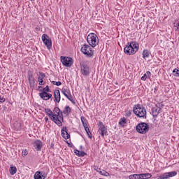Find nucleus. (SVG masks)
Returning a JSON list of instances; mask_svg holds the SVG:
<instances>
[{
    "label": "nucleus",
    "mask_w": 179,
    "mask_h": 179,
    "mask_svg": "<svg viewBox=\"0 0 179 179\" xmlns=\"http://www.w3.org/2000/svg\"><path fill=\"white\" fill-rule=\"evenodd\" d=\"M139 50V44L136 41L128 42L124 48V54L127 55H135Z\"/></svg>",
    "instance_id": "1"
},
{
    "label": "nucleus",
    "mask_w": 179,
    "mask_h": 179,
    "mask_svg": "<svg viewBox=\"0 0 179 179\" xmlns=\"http://www.w3.org/2000/svg\"><path fill=\"white\" fill-rule=\"evenodd\" d=\"M53 122H55L58 127H62L64 122V115L62 113L61 109L58 107H55L53 109Z\"/></svg>",
    "instance_id": "2"
},
{
    "label": "nucleus",
    "mask_w": 179,
    "mask_h": 179,
    "mask_svg": "<svg viewBox=\"0 0 179 179\" xmlns=\"http://www.w3.org/2000/svg\"><path fill=\"white\" fill-rule=\"evenodd\" d=\"M133 113L138 118H146V109L141 104H136L133 107Z\"/></svg>",
    "instance_id": "3"
},
{
    "label": "nucleus",
    "mask_w": 179,
    "mask_h": 179,
    "mask_svg": "<svg viewBox=\"0 0 179 179\" xmlns=\"http://www.w3.org/2000/svg\"><path fill=\"white\" fill-rule=\"evenodd\" d=\"M87 41L90 47H92V48H94V47L99 45V37L94 33H91L87 36Z\"/></svg>",
    "instance_id": "4"
},
{
    "label": "nucleus",
    "mask_w": 179,
    "mask_h": 179,
    "mask_svg": "<svg viewBox=\"0 0 179 179\" xmlns=\"http://www.w3.org/2000/svg\"><path fill=\"white\" fill-rule=\"evenodd\" d=\"M80 51L84 55H86L89 58H92V57L94 55V50L90 47V45L88 44H84L82 46Z\"/></svg>",
    "instance_id": "5"
},
{
    "label": "nucleus",
    "mask_w": 179,
    "mask_h": 179,
    "mask_svg": "<svg viewBox=\"0 0 179 179\" xmlns=\"http://www.w3.org/2000/svg\"><path fill=\"white\" fill-rule=\"evenodd\" d=\"M136 129L138 134L144 135L149 131V125L148 123L141 122L136 125Z\"/></svg>",
    "instance_id": "6"
},
{
    "label": "nucleus",
    "mask_w": 179,
    "mask_h": 179,
    "mask_svg": "<svg viewBox=\"0 0 179 179\" xmlns=\"http://www.w3.org/2000/svg\"><path fill=\"white\" fill-rule=\"evenodd\" d=\"M60 61L64 66L66 68H71L73 65V59L69 57L61 56Z\"/></svg>",
    "instance_id": "7"
},
{
    "label": "nucleus",
    "mask_w": 179,
    "mask_h": 179,
    "mask_svg": "<svg viewBox=\"0 0 179 179\" xmlns=\"http://www.w3.org/2000/svg\"><path fill=\"white\" fill-rule=\"evenodd\" d=\"M42 41L43 44H45V47H47L48 50H51L52 47V42L47 34H43L42 35Z\"/></svg>",
    "instance_id": "8"
},
{
    "label": "nucleus",
    "mask_w": 179,
    "mask_h": 179,
    "mask_svg": "<svg viewBox=\"0 0 179 179\" xmlns=\"http://www.w3.org/2000/svg\"><path fill=\"white\" fill-rule=\"evenodd\" d=\"M27 80L31 89H34V86L36 85V78H34L33 72H31L30 70L27 72Z\"/></svg>",
    "instance_id": "9"
},
{
    "label": "nucleus",
    "mask_w": 179,
    "mask_h": 179,
    "mask_svg": "<svg viewBox=\"0 0 179 179\" xmlns=\"http://www.w3.org/2000/svg\"><path fill=\"white\" fill-rule=\"evenodd\" d=\"M98 127V132L102 137H104V135H107V127L103 124V122H99Z\"/></svg>",
    "instance_id": "10"
},
{
    "label": "nucleus",
    "mask_w": 179,
    "mask_h": 179,
    "mask_svg": "<svg viewBox=\"0 0 179 179\" xmlns=\"http://www.w3.org/2000/svg\"><path fill=\"white\" fill-rule=\"evenodd\" d=\"M80 68L81 73L83 75V76H89V75H90V69L87 64L83 63L80 66Z\"/></svg>",
    "instance_id": "11"
},
{
    "label": "nucleus",
    "mask_w": 179,
    "mask_h": 179,
    "mask_svg": "<svg viewBox=\"0 0 179 179\" xmlns=\"http://www.w3.org/2000/svg\"><path fill=\"white\" fill-rule=\"evenodd\" d=\"M34 179H45L47 178V173L43 171H36L34 176Z\"/></svg>",
    "instance_id": "12"
},
{
    "label": "nucleus",
    "mask_w": 179,
    "mask_h": 179,
    "mask_svg": "<svg viewBox=\"0 0 179 179\" xmlns=\"http://www.w3.org/2000/svg\"><path fill=\"white\" fill-rule=\"evenodd\" d=\"M39 75L38 76V82L39 83V86H43L45 84V82H44V78H45V73L43 72H39Z\"/></svg>",
    "instance_id": "13"
},
{
    "label": "nucleus",
    "mask_w": 179,
    "mask_h": 179,
    "mask_svg": "<svg viewBox=\"0 0 179 179\" xmlns=\"http://www.w3.org/2000/svg\"><path fill=\"white\" fill-rule=\"evenodd\" d=\"M39 96L43 100L47 101V100H50V99L52 97V94L48 92H41V93H39Z\"/></svg>",
    "instance_id": "14"
},
{
    "label": "nucleus",
    "mask_w": 179,
    "mask_h": 179,
    "mask_svg": "<svg viewBox=\"0 0 179 179\" xmlns=\"http://www.w3.org/2000/svg\"><path fill=\"white\" fill-rule=\"evenodd\" d=\"M54 97L56 103H59L61 101V93L59 92V90H55L54 92Z\"/></svg>",
    "instance_id": "15"
},
{
    "label": "nucleus",
    "mask_w": 179,
    "mask_h": 179,
    "mask_svg": "<svg viewBox=\"0 0 179 179\" xmlns=\"http://www.w3.org/2000/svg\"><path fill=\"white\" fill-rule=\"evenodd\" d=\"M34 146L36 150L40 151L43 148V142H41L40 140H36L34 143Z\"/></svg>",
    "instance_id": "16"
},
{
    "label": "nucleus",
    "mask_w": 179,
    "mask_h": 179,
    "mask_svg": "<svg viewBox=\"0 0 179 179\" xmlns=\"http://www.w3.org/2000/svg\"><path fill=\"white\" fill-rule=\"evenodd\" d=\"M71 107L69 106H66L64 108V110L62 111V115H66V117H68L71 114Z\"/></svg>",
    "instance_id": "17"
},
{
    "label": "nucleus",
    "mask_w": 179,
    "mask_h": 179,
    "mask_svg": "<svg viewBox=\"0 0 179 179\" xmlns=\"http://www.w3.org/2000/svg\"><path fill=\"white\" fill-rule=\"evenodd\" d=\"M62 136L64 138V139H69V138H71V136L69 135V134H68V131H66V127H64L62 131Z\"/></svg>",
    "instance_id": "18"
},
{
    "label": "nucleus",
    "mask_w": 179,
    "mask_h": 179,
    "mask_svg": "<svg viewBox=\"0 0 179 179\" xmlns=\"http://www.w3.org/2000/svg\"><path fill=\"white\" fill-rule=\"evenodd\" d=\"M45 114H47L48 115V117L50 118V120H52V121H53V120H55L54 116H52L53 112H52V110H51V109L45 108Z\"/></svg>",
    "instance_id": "19"
},
{
    "label": "nucleus",
    "mask_w": 179,
    "mask_h": 179,
    "mask_svg": "<svg viewBox=\"0 0 179 179\" xmlns=\"http://www.w3.org/2000/svg\"><path fill=\"white\" fill-rule=\"evenodd\" d=\"M150 54H151L150 51H149L148 49H145L142 53L143 59H146L147 58H149V57H150Z\"/></svg>",
    "instance_id": "20"
},
{
    "label": "nucleus",
    "mask_w": 179,
    "mask_h": 179,
    "mask_svg": "<svg viewBox=\"0 0 179 179\" xmlns=\"http://www.w3.org/2000/svg\"><path fill=\"white\" fill-rule=\"evenodd\" d=\"M152 116L156 118L160 113V108L159 109L157 108H152Z\"/></svg>",
    "instance_id": "21"
},
{
    "label": "nucleus",
    "mask_w": 179,
    "mask_h": 179,
    "mask_svg": "<svg viewBox=\"0 0 179 179\" xmlns=\"http://www.w3.org/2000/svg\"><path fill=\"white\" fill-rule=\"evenodd\" d=\"M13 129L15 131H20V129H22V123L19 122H15L13 124Z\"/></svg>",
    "instance_id": "22"
},
{
    "label": "nucleus",
    "mask_w": 179,
    "mask_h": 179,
    "mask_svg": "<svg viewBox=\"0 0 179 179\" xmlns=\"http://www.w3.org/2000/svg\"><path fill=\"white\" fill-rule=\"evenodd\" d=\"M173 26L175 31H179V20H175L173 22Z\"/></svg>",
    "instance_id": "23"
},
{
    "label": "nucleus",
    "mask_w": 179,
    "mask_h": 179,
    "mask_svg": "<svg viewBox=\"0 0 179 179\" xmlns=\"http://www.w3.org/2000/svg\"><path fill=\"white\" fill-rule=\"evenodd\" d=\"M150 76H152V73L150 71H147L146 73H144L141 77V80H146V79H150Z\"/></svg>",
    "instance_id": "24"
},
{
    "label": "nucleus",
    "mask_w": 179,
    "mask_h": 179,
    "mask_svg": "<svg viewBox=\"0 0 179 179\" xmlns=\"http://www.w3.org/2000/svg\"><path fill=\"white\" fill-rule=\"evenodd\" d=\"M129 179H142L141 173L130 175Z\"/></svg>",
    "instance_id": "25"
},
{
    "label": "nucleus",
    "mask_w": 179,
    "mask_h": 179,
    "mask_svg": "<svg viewBox=\"0 0 179 179\" xmlns=\"http://www.w3.org/2000/svg\"><path fill=\"white\" fill-rule=\"evenodd\" d=\"M10 174H11V176H13L14 174H16L17 171V169L16 168V166H11L10 167Z\"/></svg>",
    "instance_id": "26"
},
{
    "label": "nucleus",
    "mask_w": 179,
    "mask_h": 179,
    "mask_svg": "<svg viewBox=\"0 0 179 179\" xmlns=\"http://www.w3.org/2000/svg\"><path fill=\"white\" fill-rule=\"evenodd\" d=\"M152 178V173H141V179Z\"/></svg>",
    "instance_id": "27"
},
{
    "label": "nucleus",
    "mask_w": 179,
    "mask_h": 179,
    "mask_svg": "<svg viewBox=\"0 0 179 179\" xmlns=\"http://www.w3.org/2000/svg\"><path fill=\"white\" fill-rule=\"evenodd\" d=\"M62 94H64V96H65V97H68V94H69L71 93V91L69 90L63 88L62 90Z\"/></svg>",
    "instance_id": "28"
},
{
    "label": "nucleus",
    "mask_w": 179,
    "mask_h": 179,
    "mask_svg": "<svg viewBox=\"0 0 179 179\" xmlns=\"http://www.w3.org/2000/svg\"><path fill=\"white\" fill-rule=\"evenodd\" d=\"M66 97V99H68V100H69V101L72 103V104H76V102H75V100H73V98L72 97V94H71V92Z\"/></svg>",
    "instance_id": "29"
},
{
    "label": "nucleus",
    "mask_w": 179,
    "mask_h": 179,
    "mask_svg": "<svg viewBox=\"0 0 179 179\" xmlns=\"http://www.w3.org/2000/svg\"><path fill=\"white\" fill-rule=\"evenodd\" d=\"M99 174H101V176H104L105 177H110V173L104 170L99 171Z\"/></svg>",
    "instance_id": "30"
},
{
    "label": "nucleus",
    "mask_w": 179,
    "mask_h": 179,
    "mask_svg": "<svg viewBox=\"0 0 179 179\" xmlns=\"http://www.w3.org/2000/svg\"><path fill=\"white\" fill-rule=\"evenodd\" d=\"M168 176L169 178L171 177H176V176H177V171L168 172Z\"/></svg>",
    "instance_id": "31"
},
{
    "label": "nucleus",
    "mask_w": 179,
    "mask_h": 179,
    "mask_svg": "<svg viewBox=\"0 0 179 179\" xmlns=\"http://www.w3.org/2000/svg\"><path fill=\"white\" fill-rule=\"evenodd\" d=\"M160 178L161 179H169V173L168 172L164 173V174H162L160 176Z\"/></svg>",
    "instance_id": "32"
},
{
    "label": "nucleus",
    "mask_w": 179,
    "mask_h": 179,
    "mask_svg": "<svg viewBox=\"0 0 179 179\" xmlns=\"http://www.w3.org/2000/svg\"><path fill=\"white\" fill-rule=\"evenodd\" d=\"M173 76H175L176 78H179V70L178 69H175L173 70Z\"/></svg>",
    "instance_id": "33"
},
{
    "label": "nucleus",
    "mask_w": 179,
    "mask_h": 179,
    "mask_svg": "<svg viewBox=\"0 0 179 179\" xmlns=\"http://www.w3.org/2000/svg\"><path fill=\"white\" fill-rule=\"evenodd\" d=\"M50 92H51V90H50V87H48V85L44 87L42 90V93H48Z\"/></svg>",
    "instance_id": "34"
},
{
    "label": "nucleus",
    "mask_w": 179,
    "mask_h": 179,
    "mask_svg": "<svg viewBox=\"0 0 179 179\" xmlns=\"http://www.w3.org/2000/svg\"><path fill=\"white\" fill-rule=\"evenodd\" d=\"M124 124H127V119L123 117L120 119V121L119 122L120 125H124Z\"/></svg>",
    "instance_id": "35"
},
{
    "label": "nucleus",
    "mask_w": 179,
    "mask_h": 179,
    "mask_svg": "<svg viewBox=\"0 0 179 179\" xmlns=\"http://www.w3.org/2000/svg\"><path fill=\"white\" fill-rule=\"evenodd\" d=\"M51 83H52V85H55V86H61V85H62V83H61V81H51Z\"/></svg>",
    "instance_id": "36"
},
{
    "label": "nucleus",
    "mask_w": 179,
    "mask_h": 179,
    "mask_svg": "<svg viewBox=\"0 0 179 179\" xmlns=\"http://www.w3.org/2000/svg\"><path fill=\"white\" fill-rule=\"evenodd\" d=\"M80 120H81V122H82L83 127H86V125H87V123H86V122H85L86 119H85V117L82 116L80 117Z\"/></svg>",
    "instance_id": "37"
},
{
    "label": "nucleus",
    "mask_w": 179,
    "mask_h": 179,
    "mask_svg": "<svg viewBox=\"0 0 179 179\" xmlns=\"http://www.w3.org/2000/svg\"><path fill=\"white\" fill-rule=\"evenodd\" d=\"M125 117H131L132 115V112L131 110H125Z\"/></svg>",
    "instance_id": "38"
},
{
    "label": "nucleus",
    "mask_w": 179,
    "mask_h": 179,
    "mask_svg": "<svg viewBox=\"0 0 179 179\" xmlns=\"http://www.w3.org/2000/svg\"><path fill=\"white\" fill-rule=\"evenodd\" d=\"M78 156L79 157H84V156H86V152L83 151H79Z\"/></svg>",
    "instance_id": "39"
},
{
    "label": "nucleus",
    "mask_w": 179,
    "mask_h": 179,
    "mask_svg": "<svg viewBox=\"0 0 179 179\" xmlns=\"http://www.w3.org/2000/svg\"><path fill=\"white\" fill-rule=\"evenodd\" d=\"M84 128H85V132H86L87 134H90V129H89V127H87V125L84 126Z\"/></svg>",
    "instance_id": "40"
},
{
    "label": "nucleus",
    "mask_w": 179,
    "mask_h": 179,
    "mask_svg": "<svg viewBox=\"0 0 179 179\" xmlns=\"http://www.w3.org/2000/svg\"><path fill=\"white\" fill-rule=\"evenodd\" d=\"M5 101H6V99H5V97L1 96L0 95V103H5Z\"/></svg>",
    "instance_id": "41"
},
{
    "label": "nucleus",
    "mask_w": 179,
    "mask_h": 179,
    "mask_svg": "<svg viewBox=\"0 0 179 179\" xmlns=\"http://www.w3.org/2000/svg\"><path fill=\"white\" fill-rule=\"evenodd\" d=\"M29 155V152H27V150H22V155L23 156H27Z\"/></svg>",
    "instance_id": "42"
},
{
    "label": "nucleus",
    "mask_w": 179,
    "mask_h": 179,
    "mask_svg": "<svg viewBox=\"0 0 179 179\" xmlns=\"http://www.w3.org/2000/svg\"><path fill=\"white\" fill-rule=\"evenodd\" d=\"M87 135L88 136V138H90V139H92V133H87Z\"/></svg>",
    "instance_id": "43"
},
{
    "label": "nucleus",
    "mask_w": 179,
    "mask_h": 179,
    "mask_svg": "<svg viewBox=\"0 0 179 179\" xmlns=\"http://www.w3.org/2000/svg\"><path fill=\"white\" fill-rule=\"evenodd\" d=\"M74 153H75V155H76V156H78V155H79V150H74Z\"/></svg>",
    "instance_id": "44"
},
{
    "label": "nucleus",
    "mask_w": 179,
    "mask_h": 179,
    "mask_svg": "<svg viewBox=\"0 0 179 179\" xmlns=\"http://www.w3.org/2000/svg\"><path fill=\"white\" fill-rule=\"evenodd\" d=\"M35 30H36V31H40L41 29L40 27H36Z\"/></svg>",
    "instance_id": "45"
},
{
    "label": "nucleus",
    "mask_w": 179,
    "mask_h": 179,
    "mask_svg": "<svg viewBox=\"0 0 179 179\" xmlns=\"http://www.w3.org/2000/svg\"><path fill=\"white\" fill-rule=\"evenodd\" d=\"M44 120H45V122H48V118L47 117H45L44 118Z\"/></svg>",
    "instance_id": "46"
},
{
    "label": "nucleus",
    "mask_w": 179,
    "mask_h": 179,
    "mask_svg": "<svg viewBox=\"0 0 179 179\" xmlns=\"http://www.w3.org/2000/svg\"><path fill=\"white\" fill-rule=\"evenodd\" d=\"M101 170V169L99 168L98 170H96L97 173H99V171H100Z\"/></svg>",
    "instance_id": "47"
},
{
    "label": "nucleus",
    "mask_w": 179,
    "mask_h": 179,
    "mask_svg": "<svg viewBox=\"0 0 179 179\" xmlns=\"http://www.w3.org/2000/svg\"><path fill=\"white\" fill-rule=\"evenodd\" d=\"M38 89H42L43 88V87H41V86H38Z\"/></svg>",
    "instance_id": "48"
},
{
    "label": "nucleus",
    "mask_w": 179,
    "mask_h": 179,
    "mask_svg": "<svg viewBox=\"0 0 179 179\" xmlns=\"http://www.w3.org/2000/svg\"><path fill=\"white\" fill-rule=\"evenodd\" d=\"M115 85H118V82H115Z\"/></svg>",
    "instance_id": "49"
},
{
    "label": "nucleus",
    "mask_w": 179,
    "mask_h": 179,
    "mask_svg": "<svg viewBox=\"0 0 179 179\" xmlns=\"http://www.w3.org/2000/svg\"><path fill=\"white\" fill-rule=\"evenodd\" d=\"M158 179H161L160 177Z\"/></svg>",
    "instance_id": "50"
},
{
    "label": "nucleus",
    "mask_w": 179,
    "mask_h": 179,
    "mask_svg": "<svg viewBox=\"0 0 179 179\" xmlns=\"http://www.w3.org/2000/svg\"><path fill=\"white\" fill-rule=\"evenodd\" d=\"M30 1H34V0H30Z\"/></svg>",
    "instance_id": "51"
}]
</instances>
